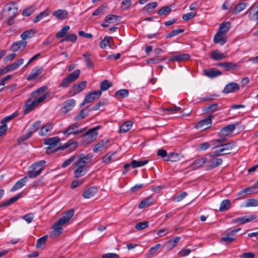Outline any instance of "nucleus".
<instances>
[{"label": "nucleus", "mask_w": 258, "mask_h": 258, "mask_svg": "<svg viewBox=\"0 0 258 258\" xmlns=\"http://www.w3.org/2000/svg\"><path fill=\"white\" fill-rule=\"evenodd\" d=\"M97 190V187L91 186L86 189L83 193L82 196L85 199H90L95 195Z\"/></svg>", "instance_id": "obj_24"}, {"label": "nucleus", "mask_w": 258, "mask_h": 258, "mask_svg": "<svg viewBox=\"0 0 258 258\" xmlns=\"http://www.w3.org/2000/svg\"><path fill=\"white\" fill-rule=\"evenodd\" d=\"M153 203V199L152 197L145 198L142 200L139 204L138 208L139 209H143L148 207L152 205Z\"/></svg>", "instance_id": "obj_33"}, {"label": "nucleus", "mask_w": 258, "mask_h": 258, "mask_svg": "<svg viewBox=\"0 0 258 258\" xmlns=\"http://www.w3.org/2000/svg\"><path fill=\"white\" fill-rule=\"evenodd\" d=\"M22 192L19 193L17 195L12 197L8 201L3 202L1 204H0V208H2L4 207H8L12 205L13 203L16 202L19 199H20L22 197Z\"/></svg>", "instance_id": "obj_27"}, {"label": "nucleus", "mask_w": 258, "mask_h": 258, "mask_svg": "<svg viewBox=\"0 0 258 258\" xmlns=\"http://www.w3.org/2000/svg\"><path fill=\"white\" fill-rule=\"evenodd\" d=\"M204 75L209 78H215L222 74L221 71L215 68L205 69L203 71Z\"/></svg>", "instance_id": "obj_9"}, {"label": "nucleus", "mask_w": 258, "mask_h": 258, "mask_svg": "<svg viewBox=\"0 0 258 258\" xmlns=\"http://www.w3.org/2000/svg\"><path fill=\"white\" fill-rule=\"evenodd\" d=\"M258 206V200L256 199H248L246 201L245 207H256Z\"/></svg>", "instance_id": "obj_64"}, {"label": "nucleus", "mask_w": 258, "mask_h": 258, "mask_svg": "<svg viewBox=\"0 0 258 258\" xmlns=\"http://www.w3.org/2000/svg\"><path fill=\"white\" fill-rule=\"evenodd\" d=\"M112 86V83L109 82L108 80H104L101 83L100 90L99 91L102 93V91H106Z\"/></svg>", "instance_id": "obj_48"}, {"label": "nucleus", "mask_w": 258, "mask_h": 258, "mask_svg": "<svg viewBox=\"0 0 258 258\" xmlns=\"http://www.w3.org/2000/svg\"><path fill=\"white\" fill-rule=\"evenodd\" d=\"M231 28V23L227 21L222 23L219 27L218 32L226 34Z\"/></svg>", "instance_id": "obj_35"}, {"label": "nucleus", "mask_w": 258, "mask_h": 258, "mask_svg": "<svg viewBox=\"0 0 258 258\" xmlns=\"http://www.w3.org/2000/svg\"><path fill=\"white\" fill-rule=\"evenodd\" d=\"M219 106V104L217 103H213L209 105L208 106H206L204 109L203 111L205 113H208L209 112H214L218 109V107Z\"/></svg>", "instance_id": "obj_55"}, {"label": "nucleus", "mask_w": 258, "mask_h": 258, "mask_svg": "<svg viewBox=\"0 0 258 258\" xmlns=\"http://www.w3.org/2000/svg\"><path fill=\"white\" fill-rule=\"evenodd\" d=\"M187 194L185 191H182L179 195L174 196L173 197V200L176 202H179L183 199H184Z\"/></svg>", "instance_id": "obj_62"}, {"label": "nucleus", "mask_w": 258, "mask_h": 258, "mask_svg": "<svg viewBox=\"0 0 258 258\" xmlns=\"http://www.w3.org/2000/svg\"><path fill=\"white\" fill-rule=\"evenodd\" d=\"M74 215V210L71 209L66 211L62 217L56 221L52 226V230L50 232V236L52 238L58 237L63 231L62 226L67 224Z\"/></svg>", "instance_id": "obj_2"}, {"label": "nucleus", "mask_w": 258, "mask_h": 258, "mask_svg": "<svg viewBox=\"0 0 258 258\" xmlns=\"http://www.w3.org/2000/svg\"><path fill=\"white\" fill-rule=\"evenodd\" d=\"M217 66L223 68L226 71L238 70L240 68L237 64L228 61L218 63Z\"/></svg>", "instance_id": "obj_11"}, {"label": "nucleus", "mask_w": 258, "mask_h": 258, "mask_svg": "<svg viewBox=\"0 0 258 258\" xmlns=\"http://www.w3.org/2000/svg\"><path fill=\"white\" fill-rule=\"evenodd\" d=\"M48 238V235H44L39 238H38L36 242V247L37 248H40L42 245H44L46 244L47 239Z\"/></svg>", "instance_id": "obj_56"}, {"label": "nucleus", "mask_w": 258, "mask_h": 258, "mask_svg": "<svg viewBox=\"0 0 258 258\" xmlns=\"http://www.w3.org/2000/svg\"><path fill=\"white\" fill-rule=\"evenodd\" d=\"M230 207V202L229 200H223L221 204L219 211L221 212L227 210Z\"/></svg>", "instance_id": "obj_54"}, {"label": "nucleus", "mask_w": 258, "mask_h": 258, "mask_svg": "<svg viewBox=\"0 0 258 258\" xmlns=\"http://www.w3.org/2000/svg\"><path fill=\"white\" fill-rule=\"evenodd\" d=\"M239 90V85L235 82L229 83L226 85L223 90L224 94H228L236 92Z\"/></svg>", "instance_id": "obj_14"}, {"label": "nucleus", "mask_w": 258, "mask_h": 258, "mask_svg": "<svg viewBox=\"0 0 258 258\" xmlns=\"http://www.w3.org/2000/svg\"><path fill=\"white\" fill-rule=\"evenodd\" d=\"M220 148V149L214 151L212 154L208 153V155L211 157H216L226 155L230 153V152H224V149L222 147Z\"/></svg>", "instance_id": "obj_45"}, {"label": "nucleus", "mask_w": 258, "mask_h": 258, "mask_svg": "<svg viewBox=\"0 0 258 258\" xmlns=\"http://www.w3.org/2000/svg\"><path fill=\"white\" fill-rule=\"evenodd\" d=\"M133 125V122L131 120H127L123 122L119 128L120 133H125L128 131Z\"/></svg>", "instance_id": "obj_36"}, {"label": "nucleus", "mask_w": 258, "mask_h": 258, "mask_svg": "<svg viewBox=\"0 0 258 258\" xmlns=\"http://www.w3.org/2000/svg\"><path fill=\"white\" fill-rule=\"evenodd\" d=\"M78 147V143L77 142L72 141V140H70L62 146L57 148L56 151H60L68 149V153H71L74 151Z\"/></svg>", "instance_id": "obj_5"}, {"label": "nucleus", "mask_w": 258, "mask_h": 258, "mask_svg": "<svg viewBox=\"0 0 258 258\" xmlns=\"http://www.w3.org/2000/svg\"><path fill=\"white\" fill-rule=\"evenodd\" d=\"M91 111V109H89L88 107H85L82 109L80 112L75 116L74 120H79L80 119L84 118L87 116L89 112Z\"/></svg>", "instance_id": "obj_29"}, {"label": "nucleus", "mask_w": 258, "mask_h": 258, "mask_svg": "<svg viewBox=\"0 0 258 258\" xmlns=\"http://www.w3.org/2000/svg\"><path fill=\"white\" fill-rule=\"evenodd\" d=\"M206 165L207 170H211L221 165L223 162L221 158H216L208 161Z\"/></svg>", "instance_id": "obj_15"}, {"label": "nucleus", "mask_w": 258, "mask_h": 258, "mask_svg": "<svg viewBox=\"0 0 258 258\" xmlns=\"http://www.w3.org/2000/svg\"><path fill=\"white\" fill-rule=\"evenodd\" d=\"M148 162L149 161L147 160H145L143 161H137L136 160H133L131 162V166L133 168L141 167L147 164Z\"/></svg>", "instance_id": "obj_50"}, {"label": "nucleus", "mask_w": 258, "mask_h": 258, "mask_svg": "<svg viewBox=\"0 0 258 258\" xmlns=\"http://www.w3.org/2000/svg\"><path fill=\"white\" fill-rule=\"evenodd\" d=\"M208 161V159L206 157L200 158L195 160L191 164V166L194 168H198L201 167Z\"/></svg>", "instance_id": "obj_37"}, {"label": "nucleus", "mask_w": 258, "mask_h": 258, "mask_svg": "<svg viewBox=\"0 0 258 258\" xmlns=\"http://www.w3.org/2000/svg\"><path fill=\"white\" fill-rule=\"evenodd\" d=\"M35 31L33 29L26 30L21 34V38L23 40L32 38L35 34Z\"/></svg>", "instance_id": "obj_41"}, {"label": "nucleus", "mask_w": 258, "mask_h": 258, "mask_svg": "<svg viewBox=\"0 0 258 258\" xmlns=\"http://www.w3.org/2000/svg\"><path fill=\"white\" fill-rule=\"evenodd\" d=\"M256 218L255 215H250L247 216H243L233 219L232 223H239V224H244L246 223L250 222Z\"/></svg>", "instance_id": "obj_13"}, {"label": "nucleus", "mask_w": 258, "mask_h": 258, "mask_svg": "<svg viewBox=\"0 0 258 258\" xmlns=\"http://www.w3.org/2000/svg\"><path fill=\"white\" fill-rule=\"evenodd\" d=\"M235 125L234 124H230L222 127L218 133L219 137L225 138L230 135L235 129Z\"/></svg>", "instance_id": "obj_8"}, {"label": "nucleus", "mask_w": 258, "mask_h": 258, "mask_svg": "<svg viewBox=\"0 0 258 258\" xmlns=\"http://www.w3.org/2000/svg\"><path fill=\"white\" fill-rule=\"evenodd\" d=\"M120 18L119 16L112 14L107 15L105 18V21L108 23H113L120 21Z\"/></svg>", "instance_id": "obj_42"}, {"label": "nucleus", "mask_w": 258, "mask_h": 258, "mask_svg": "<svg viewBox=\"0 0 258 258\" xmlns=\"http://www.w3.org/2000/svg\"><path fill=\"white\" fill-rule=\"evenodd\" d=\"M90 55L91 54L87 52L83 54V56L85 57L87 67L88 68L92 69L94 67V63L90 58Z\"/></svg>", "instance_id": "obj_49"}, {"label": "nucleus", "mask_w": 258, "mask_h": 258, "mask_svg": "<svg viewBox=\"0 0 258 258\" xmlns=\"http://www.w3.org/2000/svg\"><path fill=\"white\" fill-rule=\"evenodd\" d=\"M27 42L24 40H20L14 42L11 47V49L14 51L23 50L27 46Z\"/></svg>", "instance_id": "obj_17"}, {"label": "nucleus", "mask_w": 258, "mask_h": 258, "mask_svg": "<svg viewBox=\"0 0 258 258\" xmlns=\"http://www.w3.org/2000/svg\"><path fill=\"white\" fill-rule=\"evenodd\" d=\"M47 89V87L46 86H42L38 89L35 90L33 91L31 94V96H33L34 97H35L36 98H39L40 95L42 94H43Z\"/></svg>", "instance_id": "obj_46"}, {"label": "nucleus", "mask_w": 258, "mask_h": 258, "mask_svg": "<svg viewBox=\"0 0 258 258\" xmlns=\"http://www.w3.org/2000/svg\"><path fill=\"white\" fill-rule=\"evenodd\" d=\"M113 41V38L111 36H105L104 39L102 40L100 43V47L105 48L107 45H110V43Z\"/></svg>", "instance_id": "obj_47"}, {"label": "nucleus", "mask_w": 258, "mask_h": 258, "mask_svg": "<svg viewBox=\"0 0 258 258\" xmlns=\"http://www.w3.org/2000/svg\"><path fill=\"white\" fill-rule=\"evenodd\" d=\"M80 71L78 69L75 70L73 72L71 73L67 76L68 79H69L72 83L75 81L80 76Z\"/></svg>", "instance_id": "obj_52"}, {"label": "nucleus", "mask_w": 258, "mask_h": 258, "mask_svg": "<svg viewBox=\"0 0 258 258\" xmlns=\"http://www.w3.org/2000/svg\"><path fill=\"white\" fill-rule=\"evenodd\" d=\"M97 132H95L93 130L90 129L82 136V138L86 140V144L91 143L97 138Z\"/></svg>", "instance_id": "obj_7"}, {"label": "nucleus", "mask_w": 258, "mask_h": 258, "mask_svg": "<svg viewBox=\"0 0 258 258\" xmlns=\"http://www.w3.org/2000/svg\"><path fill=\"white\" fill-rule=\"evenodd\" d=\"M107 103V100L106 99H101L98 103L93 106L91 110H99L101 106H103Z\"/></svg>", "instance_id": "obj_59"}, {"label": "nucleus", "mask_w": 258, "mask_h": 258, "mask_svg": "<svg viewBox=\"0 0 258 258\" xmlns=\"http://www.w3.org/2000/svg\"><path fill=\"white\" fill-rule=\"evenodd\" d=\"M210 57L215 60H220L226 58V55L223 53H221L218 50L216 49L213 50L211 52Z\"/></svg>", "instance_id": "obj_30"}, {"label": "nucleus", "mask_w": 258, "mask_h": 258, "mask_svg": "<svg viewBox=\"0 0 258 258\" xmlns=\"http://www.w3.org/2000/svg\"><path fill=\"white\" fill-rule=\"evenodd\" d=\"M246 14H248V18L250 21H257L258 24V10L250 8L247 11Z\"/></svg>", "instance_id": "obj_26"}, {"label": "nucleus", "mask_w": 258, "mask_h": 258, "mask_svg": "<svg viewBox=\"0 0 258 258\" xmlns=\"http://www.w3.org/2000/svg\"><path fill=\"white\" fill-rule=\"evenodd\" d=\"M256 187H254V185L251 186H249L245 188H244L241 190L238 193V196H239L238 198H240L242 197H244L247 195H250L253 193H255L254 188H256Z\"/></svg>", "instance_id": "obj_28"}, {"label": "nucleus", "mask_w": 258, "mask_h": 258, "mask_svg": "<svg viewBox=\"0 0 258 258\" xmlns=\"http://www.w3.org/2000/svg\"><path fill=\"white\" fill-rule=\"evenodd\" d=\"M27 180V176H25L24 177L20 179L10 189V191L13 192L21 188L26 184Z\"/></svg>", "instance_id": "obj_23"}, {"label": "nucleus", "mask_w": 258, "mask_h": 258, "mask_svg": "<svg viewBox=\"0 0 258 258\" xmlns=\"http://www.w3.org/2000/svg\"><path fill=\"white\" fill-rule=\"evenodd\" d=\"M50 96V93L47 92L38 98L31 96L25 103L24 106V112L28 113L31 111L38 104L42 102Z\"/></svg>", "instance_id": "obj_3"}, {"label": "nucleus", "mask_w": 258, "mask_h": 258, "mask_svg": "<svg viewBox=\"0 0 258 258\" xmlns=\"http://www.w3.org/2000/svg\"><path fill=\"white\" fill-rule=\"evenodd\" d=\"M101 95V91H95L93 92H89L87 95L85 96V98L86 101H87L88 103H89L93 102L94 100L99 98Z\"/></svg>", "instance_id": "obj_19"}, {"label": "nucleus", "mask_w": 258, "mask_h": 258, "mask_svg": "<svg viewBox=\"0 0 258 258\" xmlns=\"http://www.w3.org/2000/svg\"><path fill=\"white\" fill-rule=\"evenodd\" d=\"M190 56L188 54H180L175 55L169 59L171 61L181 62L187 60L189 59Z\"/></svg>", "instance_id": "obj_25"}, {"label": "nucleus", "mask_w": 258, "mask_h": 258, "mask_svg": "<svg viewBox=\"0 0 258 258\" xmlns=\"http://www.w3.org/2000/svg\"><path fill=\"white\" fill-rule=\"evenodd\" d=\"M59 140L60 138L58 137H55L44 140L43 143L45 145L54 148Z\"/></svg>", "instance_id": "obj_32"}, {"label": "nucleus", "mask_w": 258, "mask_h": 258, "mask_svg": "<svg viewBox=\"0 0 258 258\" xmlns=\"http://www.w3.org/2000/svg\"><path fill=\"white\" fill-rule=\"evenodd\" d=\"M46 162L45 160H40L33 164L30 167L28 176L30 178H35L39 175L43 170Z\"/></svg>", "instance_id": "obj_4"}, {"label": "nucleus", "mask_w": 258, "mask_h": 258, "mask_svg": "<svg viewBox=\"0 0 258 258\" xmlns=\"http://www.w3.org/2000/svg\"><path fill=\"white\" fill-rule=\"evenodd\" d=\"M214 117L212 115L207 116L205 119L199 122L198 126L206 129L212 124V118Z\"/></svg>", "instance_id": "obj_20"}, {"label": "nucleus", "mask_w": 258, "mask_h": 258, "mask_svg": "<svg viewBox=\"0 0 258 258\" xmlns=\"http://www.w3.org/2000/svg\"><path fill=\"white\" fill-rule=\"evenodd\" d=\"M24 59L23 58H20L18 60L16 61L14 63L10 64L11 70L14 71L18 69L21 64L23 63Z\"/></svg>", "instance_id": "obj_60"}, {"label": "nucleus", "mask_w": 258, "mask_h": 258, "mask_svg": "<svg viewBox=\"0 0 258 258\" xmlns=\"http://www.w3.org/2000/svg\"><path fill=\"white\" fill-rule=\"evenodd\" d=\"M180 239V237L179 236H176L173 238L172 239L169 240L166 245L167 250H170L174 248Z\"/></svg>", "instance_id": "obj_31"}, {"label": "nucleus", "mask_w": 258, "mask_h": 258, "mask_svg": "<svg viewBox=\"0 0 258 258\" xmlns=\"http://www.w3.org/2000/svg\"><path fill=\"white\" fill-rule=\"evenodd\" d=\"M43 71L42 67H36L31 72L30 75L27 78L28 81H32L35 79L38 75L41 74Z\"/></svg>", "instance_id": "obj_21"}, {"label": "nucleus", "mask_w": 258, "mask_h": 258, "mask_svg": "<svg viewBox=\"0 0 258 258\" xmlns=\"http://www.w3.org/2000/svg\"><path fill=\"white\" fill-rule=\"evenodd\" d=\"M169 156L170 157V161L177 162L183 157V156L179 153L170 152L169 153Z\"/></svg>", "instance_id": "obj_53"}, {"label": "nucleus", "mask_w": 258, "mask_h": 258, "mask_svg": "<svg viewBox=\"0 0 258 258\" xmlns=\"http://www.w3.org/2000/svg\"><path fill=\"white\" fill-rule=\"evenodd\" d=\"M161 246V244L158 243L151 247L149 250L148 252L146 254V257H151L157 251V250L160 249Z\"/></svg>", "instance_id": "obj_43"}, {"label": "nucleus", "mask_w": 258, "mask_h": 258, "mask_svg": "<svg viewBox=\"0 0 258 258\" xmlns=\"http://www.w3.org/2000/svg\"><path fill=\"white\" fill-rule=\"evenodd\" d=\"M49 14L50 11L49 10L46 9L42 12H41L38 15L36 16L32 21L34 23H37L44 18L47 17Z\"/></svg>", "instance_id": "obj_34"}, {"label": "nucleus", "mask_w": 258, "mask_h": 258, "mask_svg": "<svg viewBox=\"0 0 258 258\" xmlns=\"http://www.w3.org/2000/svg\"><path fill=\"white\" fill-rule=\"evenodd\" d=\"M171 11V9L169 6H165L162 7L160 9H159L157 13L158 15H166L169 13Z\"/></svg>", "instance_id": "obj_57"}, {"label": "nucleus", "mask_w": 258, "mask_h": 258, "mask_svg": "<svg viewBox=\"0 0 258 258\" xmlns=\"http://www.w3.org/2000/svg\"><path fill=\"white\" fill-rule=\"evenodd\" d=\"M77 158V156L73 155L69 159H66L61 164V167L65 168L70 165Z\"/></svg>", "instance_id": "obj_61"}, {"label": "nucleus", "mask_w": 258, "mask_h": 258, "mask_svg": "<svg viewBox=\"0 0 258 258\" xmlns=\"http://www.w3.org/2000/svg\"><path fill=\"white\" fill-rule=\"evenodd\" d=\"M108 146L109 140L103 139L101 140L95 145L93 150L95 153H97L104 150V149H106Z\"/></svg>", "instance_id": "obj_16"}, {"label": "nucleus", "mask_w": 258, "mask_h": 258, "mask_svg": "<svg viewBox=\"0 0 258 258\" xmlns=\"http://www.w3.org/2000/svg\"><path fill=\"white\" fill-rule=\"evenodd\" d=\"M213 41L214 43H219L221 45H223L227 41V37L225 34L218 31L214 36Z\"/></svg>", "instance_id": "obj_18"}, {"label": "nucleus", "mask_w": 258, "mask_h": 258, "mask_svg": "<svg viewBox=\"0 0 258 258\" xmlns=\"http://www.w3.org/2000/svg\"><path fill=\"white\" fill-rule=\"evenodd\" d=\"M76 105V101L74 99H69L66 100L62 104L61 111L67 113L71 111Z\"/></svg>", "instance_id": "obj_10"}, {"label": "nucleus", "mask_w": 258, "mask_h": 258, "mask_svg": "<svg viewBox=\"0 0 258 258\" xmlns=\"http://www.w3.org/2000/svg\"><path fill=\"white\" fill-rule=\"evenodd\" d=\"M77 35L75 34H68L61 40V42L63 41H70L75 43L77 40Z\"/></svg>", "instance_id": "obj_51"}, {"label": "nucleus", "mask_w": 258, "mask_h": 258, "mask_svg": "<svg viewBox=\"0 0 258 258\" xmlns=\"http://www.w3.org/2000/svg\"><path fill=\"white\" fill-rule=\"evenodd\" d=\"M35 8L34 6H30L26 8L22 12V15L24 16H29L35 11Z\"/></svg>", "instance_id": "obj_63"}, {"label": "nucleus", "mask_w": 258, "mask_h": 258, "mask_svg": "<svg viewBox=\"0 0 258 258\" xmlns=\"http://www.w3.org/2000/svg\"><path fill=\"white\" fill-rule=\"evenodd\" d=\"M129 95V92L127 89H122L116 91L113 96L118 98H124Z\"/></svg>", "instance_id": "obj_40"}, {"label": "nucleus", "mask_w": 258, "mask_h": 258, "mask_svg": "<svg viewBox=\"0 0 258 258\" xmlns=\"http://www.w3.org/2000/svg\"><path fill=\"white\" fill-rule=\"evenodd\" d=\"M52 125L51 123H47L46 125L43 126L39 132V135L41 136H46L51 130Z\"/></svg>", "instance_id": "obj_38"}, {"label": "nucleus", "mask_w": 258, "mask_h": 258, "mask_svg": "<svg viewBox=\"0 0 258 258\" xmlns=\"http://www.w3.org/2000/svg\"><path fill=\"white\" fill-rule=\"evenodd\" d=\"M184 31V29H177L173 30V31H172L168 34H167L166 35L165 38L166 39H169V38L174 37L181 33H182Z\"/></svg>", "instance_id": "obj_58"}, {"label": "nucleus", "mask_w": 258, "mask_h": 258, "mask_svg": "<svg viewBox=\"0 0 258 258\" xmlns=\"http://www.w3.org/2000/svg\"><path fill=\"white\" fill-rule=\"evenodd\" d=\"M93 157V154L91 153L87 155L81 153L77 155L78 160L73 164L75 177L79 178L87 173L89 169L87 164L92 161Z\"/></svg>", "instance_id": "obj_1"}, {"label": "nucleus", "mask_w": 258, "mask_h": 258, "mask_svg": "<svg viewBox=\"0 0 258 258\" xmlns=\"http://www.w3.org/2000/svg\"><path fill=\"white\" fill-rule=\"evenodd\" d=\"M226 141V138L222 137L221 139H216L213 141V143L212 144V149L214 150L217 148L222 147L223 144Z\"/></svg>", "instance_id": "obj_44"}, {"label": "nucleus", "mask_w": 258, "mask_h": 258, "mask_svg": "<svg viewBox=\"0 0 258 258\" xmlns=\"http://www.w3.org/2000/svg\"><path fill=\"white\" fill-rule=\"evenodd\" d=\"M70 27L69 25H66L62 28L58 32L55 34V37L57 38H60L64 37L67 34V32L70 30Z\"/></svg>", "instance_id": "obj_39"}, {"label": "nucleus", "mask_w": 258, "mask_h": 258, "mask_svg": "<svg viewBox=\"0 0 258 258\" xmlns=\"http://www.w3.org/2000/svg\"><path fill=\"white\" fill-rule=\"evenodd\" d=\"M6 8L8 17H15L18 15V8L14 2L6 5Z\"/></svg>", "instance_id": "obj_12"}, {"label": "nucleus", "mask_w": 258, "mask_h": 258, "mask_svg": "<svg viewBox=\"0 0 258 258\" xmlns=\"http://www.w3.org/2000/svg\"><path fill=\"white\" fill-rule=\"evenodd\" d=\"M52 15L59 20H63L68 17V12L65 10L59 9L53 11Z\"/></svg>", "instance_id": "obj_22"}, {"label": "nucleus", "mask_w": 258, "mask_h": 258, "mask_svg": "<svg viewBox=\"0 0 258 258\" xmlns=\"http://www.w3.org/2000/svg\"><path fill=\"white\" fill-rule=\"evenodd\" d=\"M87 84L86 81H83L74 85L70 89V93L73 96L82 92L86 87Z\"/></svg>", "instance_id": "obj_6"}]
</instances>
